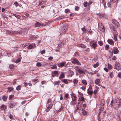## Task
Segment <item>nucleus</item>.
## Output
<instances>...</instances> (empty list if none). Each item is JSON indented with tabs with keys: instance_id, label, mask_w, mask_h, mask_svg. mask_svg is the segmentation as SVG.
<instances>
[{
	"instance_id": "dca6fc26",
	"label": "nucleus",
	"mask_w": 121,
	"mask_h": 121,
	"mask_svg": "<svg viewBox=\"0 0 121 121\" xmlns=\"http://www.w3.org/2000/svg\"><path fill=\"white\" fill-rule=\"evenodd\" d=\"M71 96L72 100H77L76 96L74 94H73Z\"/></svg>"
},
{
	"instance_id": "f3484780",
	"label": "nucleus",
	"mask_w": 121,
	"mask_h": 121,
	"mask_svg": "<svg viewBox=\"0 0 121 121\" xmlns=\"http://www.w3.org/2000/svg\"><path fill=\"white\" fill-rule=\"evenodd\" d=\"M97 46V45L96 43H92V47L94 48H95Z\"/></svg>"
},
{
	"instance_id": "1a4fd4ad",
	"label": "nucleus",
	"mask_w": 121,
	"mask_h": 121,
	"mask_svg": "<svg viewBox=\"0 0 121 121\" xmlns=\"http://www.w3.org/2000/svg\"><path fill=\"white\" fill-rule=\"evenodd\" d=\"M108 42L109 44L111 45H113L114 43L112 39H108Z\"/></svg>"
},
{
	"instance_id": "ea45409f",
	"label": "nucleus",
	"mask_w": 121,
	"mask_h": 121,
	"mask_svg": "<svg viewBox=\"0 0 121 121\" xmlns=\"http://www.w3.org/2000/svg\"><path fill=\"white\" fill-rule=\"evenodd\" d=\"M98 63H97L96 64H94L93 67L94 68H96L98 66Z\"/></svg>"
},
{
	"instance_id": "680f3d73",
	"label": "nucleus",
	"mask_w": 121,
	"mask_h": 121,
	"mask_svg": "<svg viewBox=\"0 0 121 121\" xmlns=\"http://www.w3.org/2000/svg\"><path fill=\"white\" fill-rule=\"evenodd\" d=\"M118 76L120 78H121V73H119L118 74Z\"/></svg>"
},
{
	"instance_id": "7ed1b4c3",
	"label": "nucleus",
	"mask_w": 121,
	"mask_h": 121,
	"mask_svg": "<svg viewBox=\"0 0 121 121\" xmlns=\"http://www.w3.org/2000/svg\"><path fill=\"white\" fill-rule=\"evenodd\" d=\"M114 68L117 70L119 71L121 68L120 64L118 63H116L115 64Z\"/></svg>"
},
{
	"instance_id": "2f4dec72",
	"label": "nucleus",
	"mask_w": 121,
	"mask_h": 121,
	"mask_svg": "<svg viewBox=\"0 0 121 121\" xmlns=\"http://www.w3.org/2000/svg\"><path fill=\"white\" fill-rule=\"evenodd\" d=\"M21 86L20 85H18L16 87V89L18 91L20 90L21 89Z\"/></svg>"
},
{
	"instance_id": "6e6d98bb",
	"label": "nucleus",
	"mask_w": 121,
	"mask_h": 121,
	"mask_svg": "<svg viewBox=\"0 0 121 121\" xmlns=\"http://www.w3.org/2000/svg\"><path fill=\"white\" fill-rule=\"evenodd\" d=\"M34 81L35 82H37L38 81V79L37 78L35 79Z\"/></svg>"
},
{
	"instance_id": "cd10ccee",
	"label": "nucleus",
	"mask_w": 121,
	"mask_h": 121,
	"mask_svg": "<svg viewBox=\"0 0 121 121\" xmlns=\"http://www.w3.org/2000/svg\"><path fill=\"white\" fill-rule=\"evenodd\" d=\"M40 24L39 22L36 23L35 25V26L36 27H39L40 26Z\"/></svg>"
},
{
	"instance_id": "4c0bfd02",
	"label": "nucleus",
	"mask_w": 121,
	"mask_h": 121,
	"mask_svg": "<svg viewBox=\"0 0 121 121\" xmlns=\"http://www.w3.org/2000/svg\"><path fill=\"white\" fill-rule=\"evenodd\" d=\"M14 95H10L9 96V100H10L11 99L13 98L14 97Z\"/></svg>"
},
{
	"instance_id": "6ab92c4d",
	"label": "nucleus",
	"mask_w": 121,
	"mask_h": 121,
	"mask_svg": "<svg viewBox=\"0 0 121 121\" xmlns=\"http://www.w3.org/2000/svg\"><path fill=\"white\" fill-rule=\"evenodd\" d=\"M100 15L101 17H102L103 18H104L105 19L107 18V15L104 14H102Z\"/></svg>"
},
{
	"instance_id": "864d4df0",
	"label": "nucleus",
	"mask_w": 121,
	"mask_h": 121,
	"mask_svg": "<svg viewBox=\"0 0 121 121\" xmlns=\"http://www.w3.org/2000/svg\"><path fill=\"white\" fill-rule=\"evenodd\" d=\"M81 29L82 31L83 32H85L86 31V29L85 28V26H84L83 28H82Z\"/></svg>"
},
{
	"instance_id": "f8f14e48",
	"label": "nucleus",
	"mask_w": 121,
	"mask_h": 121,
	"mask_svg": "<svg viewBox=\"0 0 121 121\" xmlns=\"http://www.w3.org/2000/svg\"><path fill=\"white\" fill-rule=\"evenodd\" d=\"M65 41L64 40H63L60 41V45L62 46L65 45L66 43Z\"/></svg>"
},
{
	"instance_id": "13d9d810",
	"label": "nucleus",
	"mask_w": 121,
	"mask_h": 121,
	"mask_svg": "<svg viewBox=\"0 0 121 121\" xmlns=\"http://www.w3.org/2000/svg\"><path fill=\"white\" fill-rule=\"evenodd\" d=\"M79 9V8L78 6H76L75 7V10H78Z\"/></svg>"
},
{
	"instance_id": "58836bf2",
	"label": "nucleus",
	"mask_w": 121,
	"mask_h": 121,
	"mask_svg": "<svg viewBox=\"0 0 121 121\" xmlns=\"http://www.w3.org/2000/svg\"><path fill=\"white\" fill-rule=\"evenodd\" d=\"M51 102H52L51 99H49L47 102V104H49L50 103H52Z\"/></svg>"
},
{
	"instance_id": "e2e57ef3",
	"label": "nucleus",
	"mask_w": 121,
	"mask_h": 121,
	"mask_svg": "<svg viewBox=\"0 0 121 121\" xmlns=\"http://www.w3.org/2000/svg\"><path fill=\"white\" fill-rule=\"evenodd\" d=\"M68 95H69L68 94H66L65 95V97L67 99L68 98Z\"/></svg>"
},
{
	"instance_id": "2eb2a0df",
	"label": "nucleus",
	"mask_w": 121,
	"mask_h": 121,
	"mask_svg": "<svg viewBox=\"0 0 121 121\" xmlns=\"http://www.w3.org/2000/svg\"><path fill=\"white\" fill-rule=\"evenodd\" d=\"M77 46L79 47H81L82 48H85V46L83 44H78Z\"/></svg>"
},
{
	"instance_id": "69168bd1",
	"label": "nucleus",
	"mask_w": 121,
	"mask_h": 121,
	"mask_svg": "<svg viewBox=\"0 0 121 121\" xmlns=\"http://www.w3.org/2000/svg\"><path fill=\"white\" fill-rule=\"evenodd\" d=\"M46 83V81H43L41 82V83L42 85L45 84Z\"/></svg>"
},
{
	"instance_id": "a211bd4d",
	"label": "nucleus",
	"mask_w": 121,
	"mask_h": 121,
	"mask_svg": "<svg viewBox=\"0 0 121 121\" xmlns=\"http://www.w3.org/2000/svg\"><path fill=\"white\" fill-rule=\"evenodd\" d=\"M8 91L9 92L12 91L14 89V88L12 87H8Z\"/></svg>"
},
{
	"instance_id": "a18cd8bd",
	"label": "nucleus",
	"mask_w": 121,
	"mask_h": 121,
	"mask_svg": "<svg viewBox=\"0 0 121 121\" xmlns=\"http://www.w3.org/2000/svg\"><path fill=\"white\" fill-rule=\"evenodd\" d=\"M45 3V1H42L39 3V6H41V5Z\"/></svg>"
},
{
	"instance_id": "a19ab883",
	"label": "nucleus",
	"mask_w": 121,
	"mask_h": 121,
	"mask_svg": "<svg viewBox=\"0 0 121 121\" xmlns=\"http://www.w3.org/2000/svg\"><path fill=\"white\" fill-rule=\"evenodd\" d=\"M73 82L74 83L77 84L78 83V80L75 79L73 80Z\"/></svg>"
},
{
	"instance_id": "f704fd0d",
	"label": "nucleus",
	"mask_w": 121,
	"mask_h": 121,
	"mask_svg": "<svg viewBox=\"0 0 121 121\" xmlns=\"http://www.w3.org/2000/svg\"><path fill=\"white\" fill-rule=\"evenodd\" d=\"M98 43L100 46L102 45L103 44V43L102 41H98Z\"/></svg>"
},
{
	"instance_id": "20e7f679",
	"label": "nucleus",
	"mask_w": 121,
	"mask_h": 121,
	"mask_svg": "<svg viewBox=\"0 0 121 121\" xmlns=\"http://www.w3.org/2000/svg\"><path fill=\"white\" fill-rule=\"evenodd\" d=\"M71 62L72 63L74 64H75L78 65H80L81 64L78 60L74 58L71 61Z\"/></svg>"
},
{
	"instance_id": "f257e3e1",
	"label": "nucleus",
	"mask_w": 121,
	"mask_h": 121,
	"mask_svg": "<svg viewBox=\"0 0 121 121\" xmlns=\"http://www.w3.org/2000/svg\"><path fill=\"white\" fill-rule=\"evenodd\" d=\"M78 96L80 100L82 102L85 101V98L83 96V94L79 91H78Z\"/></svg>"
},
{
	"instance_id": "9b49d317",
	"label": "nucleus",
	"mask_w": 121,
	"mask_h": 121,
	"mask_svg": "<svg viewBox=\"0 0 121 121\" xmlns=\"http://www.w3.org/2000/svg\"><path fill=\"white\" fill-rule=\"evenodd\" d=\"M65 78V74L64 73H62V74H61L59 77V79L61 81V79H62L63 78Z\"/></svg>"
},
{
	"instance_id": "de8ad7c7",
	"label": "nucleus",
	"mask_w": 121,
	"mask_h": 121,
	"mask_svg": "<svg viewBox=\"0 0 121 121\" xmlns=\"http://www.w3.org/2000/svg\"><path fill=\"white\" fill-rule=\"evenodd\" d=\"M87 2H86V1L84 2V3H83V4H84V7H86L87 6Z\"/></svg>"
},
{
	"instance_id": "3c124183",
	"label": "nucleus",
	"mask_w": 121,
	"mask_h": 121,
	"mask_svg": "<svg viewBox=\"0 0 121 121\" xmlns=\"http://www.w3.org/2000/svg\"><path fill=\"white\" fill-rule=\"evenodd\" d=\"M109 47V46L108 45H106L105 47V49L107 50H108V49Z\"/></svg>"
},
{
	"instance_id": "4d7b16f0",
	"label": "nucleus",
	"mask_w": 121,
	"mask_h": 121,
	"mask_svg": "<svg viewBox=\"0 0 121 121\" xmlns=\"http://www.w3.org/2000/svg\"><path fill=\"white\" fill-rule=\"evenodd\" d=\"M64 16H60L59 17H58V18H59V19H62L64 18Z\"/></svg>"
},
{
	"instance_id": "4be33fe9",
	"label": "nucleus",
	"mask_w": 121,
	"mask_h": 121,
	"mask_svg": "<svg viewBox=\"0 0 121 121\" xmlns=\"http://www.w3.org/2000/svg\"><path fill=\"white\" fill-rule=\"evenodd\" d=\"M100 81V79H96L95 80V83L96 84H99Z\"/></svg>"
},
{
	"instance_id": "49530a36",
	"label": "nucleus",
	"mask_w": 121,
	"mask_h": 121,
	"mask_svg": "<svg viewBox=\"0 0 121 121\" xmlns=\"http://www.w3.org/2000/svg\"><path fill=\"white\" fill-rule=\"evenodd\" d=\"M33 46L32 45H30L28 46V48L29 49H31L32 48Z\"/></svg>"
},
{
	"instance_id": "c03bdc74",
	"label": "nucleus",
	"mask_w": 121,
	"mask_h": 121,
	"mask_svg": "<svg viewBox=\"0 0 121 121\" xmlns=\"http://www.w3.org/2000/svg\"><path fill=\"white\" fill-rule=\"evenodd\" d=\"M78 72L80 74H82L83 73V71L81 69H79L78 70Z\"/></svg>"
},
{
	"instance_id": "ddd939ff",
	"label": "nucleus",
	"mask_w": 121,
	"mask_h": 121,
	"mask_svg": "<svg viewBox=\"0 0 121 121\" xmlns=\"http://www.w3.org/2000/svg\"><path fill=\"white\" fill-rule=\"evenodd\" d=\"M76 103V100H72L70 103L71 105H74Z\"/></svg>"
},
{
	"instance_id": "bb28decb",
	"label": "nucleus",
	"mask_w": 121,
	"mask_h": 121,
	"mask_svg": "<svg viewBox=\"0 0 121 121\" xmlns=\"http://www.w3.org/2000/svg\"><path fill=\"white\" fill-rule=\"evenodd\" d=\"M89 89H88L87 90L88 91ZM87 93L88 94L91 95H92L93 94V91H88Z\"/></svg>"
},
{
	"instance_id": "423d86ee",
	"label": "nucleus",
	"mask_w": 121,
	"mask_h": 121,
	"mask_svg": "<svg viewBox=\"0 0 121 121\" xmlns=\"http://www.w3.org/2000/svg\"><path fill=\"white\" fill-rule=\"evenodd\" d=\"M48 104V105L47 109H46V111L47 112H48L50 110L53 106V104L52 103H50Z\"/></svg>"
},
{
	"instance_id": "09e8293b",
	"label": "nucleus",
	"mask_w": 121,
	"mask_h": 121,
	"mask_svg": "<svg viewBox=\"0 0 121 121\" xmlns=\"http://www.w3.org/2000/svg\"><path fill=\"white\" fill-rule=\"evenodd\" d=\"M45 50L44 49L43 50V51L40 52L42 54H43V53H45Z\"/></svg>"
},
{
	"instance_id": "bf43d9fd",
	"label": "nucleus",
	"mask_w": 121,
	"mask_h": 121,
	"mask_svg": "<svg viewBox=\"0 0 121 121\" xmlns=\"http://www.w3.org/2000/svg\"><path fill=\"white\" fill-rule=\"evenodd\" d=\"M58 72L57 71H55L54 72V74H57L58 73Z\"/></svg>"
},
{
	"instance_id": "6e6552de",
	"label": "nucleus",
	"mask_w": 121,
	"mask_h": 121,
	"mask_svg": "<svg viewBox=\"0 0 121 121\" xmlns=\"http://www.w3.org/2000/svg\"><path fill=\"white\" fill-rule=\"evenodd\" d=\"M112 22L113 23L116 25L117 27H118L119 26V25L118 22L115 19H113L112 21Z\"/></svg>"
},
{
	"instance_id": "4468645a",
	"label": "nucleus",
	"mask_w": 121,
	"mask_h": 121,
	"mask_svg": "<svg viewBox=\"0 0 121 121\" xmlns=\"http://www.w3.org/2000/svg\"><path fill=\"white\" fill-rule=\"evenodd\" d=\"M61 81H56L54 82L53 83L54 84V85H58L59 83H60Z\"/></svg>"
},
{
	"instance_id": "79ce46f5",
	"label": "nucleus",
	"mask_w": 121,
	"mask_h": 121,
	"mask_svg": "<svg viewBox=\"0 0 121 121\" xmlns=\"http://www.w3.org/2000/svg\"><path fill=\"white\" fill-rule=\"evenodd\" d=\"M14 5H15V6L16 7L18 6L19 5V4L17 2H14Z\"/></svg>"
},
{
	"instance_id": "b1692460",
	"label": "nucleus",
	"mask_w": 121,
	"mask_h": 121,
	"mask_svg": "<svg viewBox=\"0 0 121 121\" xmlns=\"http://www.w3.org/2000/svg\"><path fill=\"white\" fill-rule=\"evenodd\" d=\"M66 63L65 62H63L61 63L60 64V66H59V67H62L64 66L65 64H66Z\"/></svg>"
},
{
	"instance_id": "72a5a7b5",
	"label": "nucleus",
	"mask_w": 121,
	"mask_h": 121,
	"mask_svg": "<svg viewBox=\"0 0 121 121\" xmlns=\"http://www.w3.org/2000/svg\"><path fill=\"white\" fill-rule=\"evenodd\" d=\"M36 65L37 66L40 67L42 65L40 62H38L36 63Z\"/></svg>"
},
{
	"instance_id": "9d476101",
	"label": "nucleus",
	"mask_w": 121,
	"mask_h": 121,
	"mask_svg": "<svg viewBox=\"0 0 121 121\" xmlns=\"http://www.w3.org/2000/svg\"><path fill=\"white\" fill-rule=\"evenodd\" d=\"M76 108L77 110H82V108L81 106L80 105H76Z\"/></svg>"
},
{
	"instance_id": "7c9ffc66",
	"label": "nucleus",
	"mask_w": 121,
	"mask_h": 121,
	"mask_svg": "<svg viewBox=\"0 0 121 121\" xmlns=\"http://www.w3.org/2000/svg\"><path fill=\"white\" fill-rule=\"evenodd\" d=\"M2 99L3 100L6 101L7 99V97L5 96H4L2 97Z\"/></svg>"
},
{
	"instance_id": "052dcab7",
	"label": "nucleus",
	"mask_w": 121,
	"mask_h": 121,
	"mask_svg": "<svg viewBox=\"0 0 121 121\" xmlns=\"http://www.w3.org/2000/svg\"><path fill=\"white\" fill-rule=\"evenodd\" d=\"M53 59V57L52 56H50L48 58V59L50 60H52Z\"/></svg>"
},
{
	"instance_id": "c756f323",
	"label": "nucleus",
	"mask_w": 121,
	"mask_h": 121,
	"mask_svg": "<svg viewBox=\"0 0 121 121\" xmlns=\"http://www.w3.org/2000/svg\"><path fill=\"white\" fill-rule=\"evenodd\" d=\"M109 76L110 77L112 78L113 76V72H112L109 73Z\"/></svg>"
},
{
	"instance_id": "c85d7f7f",
	"label": "nucleus",
	"mask_w": 121,
	"mask_h": 121,
	"mask_svg": "<svg viewBox=\"0 0 121 121\" xmlns=\"http://www.w3.org/2000/svg\"><path fill=\"white\" fill-rule=\"evenodd\" d=\"M1 108L3 110H4L6 108V106L4 105H2L1 106Z\"/></svg>"
},
{
	"instance_id": "0e129e2a",
	"label": "nucleus",
	"mask_w": 121,
	"mask_h": 121,
	"mask_svg": "<svg viewBox=\"0 0 121 121\" xmlns=\"http://www.w3.org/2000/svg\"><path fill=\"white\" fill-rule=\"evenodd\" d=\"M117 58L116 56H114L112 58V59L114 60H116V59Z\"/></svg>"
},
{
	"instance_id": "412c9836",
	"label": "nucleus",
	"mask_w": 121,
	"mask_h": 121,
	"mask_svg": "<svg viewBox=\"0 0 121 121\" xmlns=\"http://www.w3.org/2000/svg\"><path fill=\"white\" fill-rule=\"evenodd\" d=\"M115 33V35H114V39L115 41H117V32H116Z\"/></svg>"
},
{
	"instance_id": "5701e85b",
	"label": "nucleus",
	"mask_w": 121,
	"mask_h": 121,
	"mask_svg": "<svg viewBox=\"0 0 121 121\" xmlns=\"http://www.w3.org/2000/svg\"><path fill=\"white\" fill-rule=\"evenodd\" d=\"M9 67L11 69H13L14 68V65L13 64H11L9 65Z\"/></svg>"
},
{
	"instance_id": "c9c22d12",
	"label": "nucleus",
	"mask_w": 121,
	"mask_h": 121,
	"mask_svg": "<svg viewBox=\"0 0 121 121\" xmlns=\"http://www.w3.org/2000/svg\"><path fill=\"white\" fill-rule=\"evenodd\" d=\"M108 69H111L112 68V66L111 65V64H108Z\"/></svg>"
},
{
	"instance_id": "5fc2aeb1",
	"label": "nucleus",
	"mask_w": 121,
	"mask_h": 121,
	"mask_svg": "<svg viewBox=\"0 0 121 121\" xmlns=\"http://www.w3.org/2000/svg\"><path fill=\"white\" fill-rule=\"evenodd\" d=\"M86 88V87L85 86L84 87L82 86L80 88V89H82L83 90H84Z\"/></svg>"
},
{
	"instance_id": "8fccbe9b",
	"label": "nucleus",
	"mask_w": 121,
	"mask_h": 121,
	"mask_svg": "<svg viewBox=\"0 0 121 121\" xmlns=\"http://www.w3.org/2000/svg\"><path fill=\"white\" fill-rule=\"evenodd\" d=\"M70 11V10L69 9H66L65 10V12L66 13H68V12H69Z\"/></svg>"
},
{
	"instance_id": "aec40b11",
	"label": "nucleus",
	"mask_w": 121,
	"mask_h": 121,
	"mask_svg": "<svg viewBox=\"0 0 121 121\" xmlns=\"http://www.w3.org/2000/svg\"><path fill=\"white\" fill-rule=\"evenodd\" d=\"M119 52L118 50L117 49H115L113 51V53L114 54H117Z\"/></svg>"
},
{
	"instance_id": "37998d69",
	"label": "nucleus",
	"mask_w": 121,
	"mask_h": 121,
	"mask_svg": "<svg viewBox=\"0 0 121 121\" xmlns=\"http://www.w3.org/2000/svg\"><path fill=\"white\" fill-rule=\"evenodd\" d=\"M51 68L52 69H57V67L56 65H54L51 67Z\"/></svg>"
},
{
	"instance_id": "338daca9",
	"label": "nucleus",
	"mask_w": 121,
	"mask_h": 121,
	"mask_svg": "<svg viewBox=\"0 0 121 121\" xmlns=\"http://www.w3.org/2000/svg\"><path fill=\"white\" fill-rule=\"evenodd\" d=\"M113 100H112L111 101V104H110V105H111V106H113Z\"/></svg>"
},
{
	"instance_id": "e433bc0d",
	"label": "nucleus",
	"mask_w": 121,
	"mask_h": 121,
	"mask_svg": "<svg viewBox=\"0 0 121 121\" xmlns=\"http://www.w3.org/2000/svg\"><path fill=\"white\" fill-rule=\"evenodd\" d=\"M62 82H64L65 83L67 84L68 83V82L66 79H64L62 80Z\"/></svg>"
},
{
	"instance_id": "473e14b6",
	"label": "nucleus",
	"mask_w": 121,
	"mask_h": 121,
	"mask_svg": "<svg viewBox=\"0 0 121 121\" xmlns=\"http://www.w3.org/2000/svg\"><path fill=\"white\" fill-rule=\"evenodd\" d=\"M21 59L20 58H18L16 60V61L15 62L16 63H18L21 61Z\"/></svg>"
},
{
	"instance_id": "603ef678",
	"label": "nucleus",
	"mask_w": 121,
	"mask_h": 121,
	"mask_svg": "<svg viewBox=\"0 0 121 121\" xmlns=\"http://www.w3.org/2000/svg\"><path fill=\"white\" fill-rule=\"evenodd\" d=\"M82 113L84 115H86V113L85 111H82Z\"/></svg>"
},
{
	"instance_id": "f03ea898",
	"label": "nucleus",
	"mask_w": 121,
	"mask_h": 121,
	"mask_svg": "<svg viewBox=\"0 0 121 121\" xmlns=\"http://www.w3.org/2000/svg\"><path fill=\"white\" fill-rule=\"evenodd\" d=\"M68 26L66 24H64L63 25V27L61 28L62 33L61 34L65 33L67 30Z\"/></svg>"
},
{
	"instance_id": "39448f33",
	"label": "nucleus",
	"mask_w": 121,
	"mask_h": 121,
	"mask_svg": "<svg viewBox=\"0 0 121 121\" xmlns=\"http://www.w3.org/2000/svg\"><path fill=\"white\" fill-rule=\"evenodd\" d=\"M116 103L117 104L116 108H118L121 104L119 99L118 98L116 99Z\"/></svg>"
},
{
	"instance_id": "0eeeda50",
	"label": "nucleus",
	"mask_w": 121,
	"mask_h": 121,
	"mask_svg": "<svg viewBox=\"0 0 121 121\" xmlns=\"http://www.w3.org/2000/svg\"><path fill=\"white\" fill-rule=\"evenodd\" d=\"M99 28L100 31L103 32L105 31L104 27L103 25L101 24V25L99 26Z\"/></svg>"
},
{
	"instance_id": "774afa93",
	"label": "nucleus",
	"mask_w": 121,
	"mask_h": 121,
	"mask_svg": "<svg viewBox=\"0 0 121 121\" xmlns=\"http://www.w3.org/2000/svg\"><path fill=\"white\" fill-rule=\"evenodd\" d=\"M107 5H108V6L109 7H110L111 6V4H110V3L108 2V3H107Z\"/></svg>"
},
{
	"instance_id": "393cba45",
	"label": "nucleus",
	"mask_w": 121,
	"mask_h": 121,
	"mask_svg": "<svg viewBox=\"0 0 121 121\" xmlns=\"http://www.w3.org/2000/svg\"><path fill=\"white\" fill-rule=\"evenodd\" d=\"M13 15L17 18L19 19L21 17L19 15H18L14 14H13Z\"/></svg>"
},
{
	"instance_id": "a878e982",
	"label": "nucleus",
	"mask_w": 121,
	"mask_h": 121,
	"mask_svg": "<svg viewBox=\"0 0 121 121\" xmlns=\"http://www.w3.org/2000/svg\"><path fill=\"white\" fill-rule=\"evenodd\" d=\"M82 83L85 85H86L87 84V82L85 80H83L82 81Z\"/></svg>"
}]
</instances>
